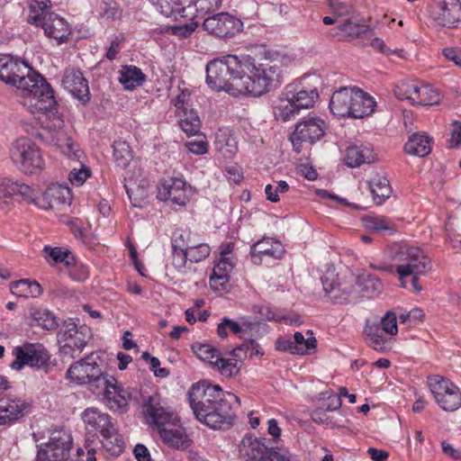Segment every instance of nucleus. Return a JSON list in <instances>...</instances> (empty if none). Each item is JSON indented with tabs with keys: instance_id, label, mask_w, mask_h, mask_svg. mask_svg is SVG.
I'll list each match as a JSON object with an SVG mask.
<instances>
[{
	"instance_id": "1",
	"label": "nucleus",
	"mask_w": 461,
	"mask_h": 461,
	"mask_svg": "<svg viewBox=\"0 0 461 461\" xmlns=\"http://www.w3.org/2000/svg\"><path fill=\"white\" fill-rule=\"evenodd\" d=\"M0 80L16 86L24 93L23 104L32 114L46 116L48 121L43 122L38 137L58 147L68 157L79 158V150L75 149V143L64 129V121L56 114L57 102L50 85L42 76L32 71L24 60L12 55H3L0 57Z\"/></svg>"
},
{
	"instance_id": "2",
	"label": "nucleus",
	"mask_w": 461,
	"mask_h": 461,
	"mask_svg": "<svg viewBox=\"0 0 461 461\" xmlns=\"http://www.w3.org/2000/svg\"><path fill=\"white\" fill-rule=\"evenodd\" d=\"M276 65L258 63L247 56L241 60L227 55L210 61L206 66V83L215 91H225L231 95L260 96L278 81Z\"/></svg>"
},
{
	"instance_id": "3",
	"label": "nucleus",
	"mask_w": 461,
	"mask_h": 461,
	"mask_svg": "<svg viewBox=\"0 0 461 461\" xmlns=\"http://www.w3.org/2000/svg\"><path fill=\"white\" fill-rule=\"evenodd\" d=\"M231 400L240 401L235 394L225 393L220 385L206 381L194 384L188 392L189 404L196 419L214 429L231 425L235 418Z\"/></svg>"
},
{
	"instance_id": "4",
	"label": "nucleus",
	"mask_w": 461,
	"mask_h": 461,
	"mask_svg": "<svg viewBox=\"0 0 461 461\" xmlns=\"http://www.w3.org/2000/svg\"><path fill=\"white\" fill-rule=\"evenodd\" d=\"M392 258L398 262L396 273L403 287L411 275H424L431 268V261L424 251L408 244H396L392 249Z\"/></svg>"
},
{
	"instance_id": "5",
	"label": "nucleus",
	"mask_w": 461,
	"mask_h": 461,
	"mask_svg": "<svg viewBox=\"0 0 461 461\" xmlns=\"http://www.w3.org/2000/svg\"><path fill=\"white\" fill-rule=\"evenodd\" d=\"M82 417L88 427L100 431L104 438L102 444L109 453L120 455L123 451L124 441L110 415L96 408H87Z\"/></svg>"
},
{
	"instance_id": "6",
	"label": "nucleus",
	"mask_w": 461,
	"mask_h": 461,
	"mask_svg": "<svg viewBox=\"0 0 461 461\" xmlns=\"http://www.w3.org/2000/svg\"><path fill=\"white\" fill-rule=\"evenodd\" d=\"M10 158L25 175H35L45 167L40 148L30 139L19 138L10 148Z\"/></svg>"
},
{
	"instance_id": "7",
	"label": "nucleus",
	"mask_w": 461,
	"mask_h": 461,
	"mask_svg": "<svg viewBox=\"0 0 461 461\" xmlns=\"http://www.w3.org/2000/svg\"><path fill=\"white\" fill-rule=\"evenodd\" d=\"M326 123L317 116L305 117L295 125L289 140L296 153H301L304 144L312 145L320 140L325 133Z\"/></svg>"
},
{
	"instance_id": "8",
	"label": "nucleus",
	"mask_w": 461,
	"mask_h": 461,
	"mask_svg": "<svg viewBox=\"0 0 461 461\" xmlns=\"http://www.w3.org/2000/svg\"><path fill=\"white\" fill-rule=\"evenodd\" d=\"M14 355L15 359L10 366L17 371L22 370L27 365L48 373L53 366L50 353L41 344H25L22 347H16L14 349Z\"/></svg>"
},
{
	"instance_id": "9",
	"label": "nucleus",
	"mask_w": 461,
	"mask_h": 461,
	"mask_svg": "<svg viewBox=\"0 0 461 461\" xmlns=\"http://www.w3.org/2000/svg\"><path fill=\"white\" fill-rule=\"evenodd\" d=\"M96 359L97 356L91 353L86 357L77 361L68 369L67 379L77 384H90L99 389V384L106 375L103 374Z\"/></svg>"
},
{
	"instance_id": "10",
	"label": "nucleus",
	"mask_w": 461,
	"mask_h": 461,
	"mask_svg": "<svg viewBox=\"0 0 461 461\" xmlns=\"http://www.w3.org/2000/svg\"><path fill=\"white\" fill-rule=\"evenodd\" d=\"M27 21L31 24L41 26L47 37L58 41L65 38L69 32L67 21L59 14L50 12L46 5L41 7L40 12L36 11L34 6H32Z\"/></svg>"
},
{
	"instance_id": "11",
	"label": "nucleus",
	"mask_w": 461,
	"mask_h": 461,
	"mask_svg": "<svg viewBox=\"0 0 461 461\" xmlns=\"http://www.w3.org/2000/svg\"><path fill=\"white\" fill-rule=\"evenodd\" d=\"M428 385L435 401L446 411H454L461 406L459 388L440 375L428 377Z\"/></svg>"
},
{
	"instance_id": "12",
	"label": "nucleus",
	"mask_w": 461,
	"mask_h": 461,
	"mask_svg": "<svg viewBox=\"0 0 461 461\" xmlns=\"http://www.w3.org/2000/svg\"><path fill=\"white\" fill-rule=\"evenodd\" d=\"M191 187L182 177H170L161 181L158 185L157 197L177 210L186 205L191 197Z\"/></svg>"
},
{
	"instance_id": "13",
	"label": "nucleus",
	"mask_w": 461,
	"mask_h": 461,
	"mask_svg": "<svg viewBox=\"0 0 461 461\" xmlns=\"http://www.w3.org/2000/svg\"><path fill=\"white\" fill-rule=\"evenodd\" d=\"M39 188L12 177H0V203L9 205L14 197H21L24 202L39 204Z\"/></svg>"
},
{
	"instance_id": "14",
	"label": "nucleus",
	"mask_w": 461,
	"mask_h": 461,
	"mask_svg": "<svg viewBox=\"0 0 461 461\" xmlns=\"http://www.w3.org/2000/svg\"><path fill=\"white\" fill-rule=\"evenodd\" d=\"M192 349L202 361L208 362L226 378L236 376L240 372L235 359L221 357L220 352L210 344L194 343Z\"/></svg>"
},
{
	"instance_id": "15",
	"label": "nucleus",
	"mask_w": 461,
	"mask_h": 461,
	"mask_svg": "<svg viewBox=\"0 0 461 461\" xmlns=\"http://www.w3.org/2000/svg\"><path fill=\"white\" fill-rule=\"evenodd\" d=\"M242 26L240 19L228 13L209 16L203 23V27L208 33L219 38L231 37L239 32Z\"/></svg>"
},
{
	"instance_id": "16",
	"label": "nucleus",
	"mask_w": 461,
	"mask_h": 461,
	"mask_svg": "<svg viewBox=\"0 0 461 461\" xmlns=\"http://www.w3.org/2000/svg\"><path fill=\"white\" fill-rule=\"evenodd\" d=\"M71 449L68 435L63 433L52 436L49 442L41 445L37 453V461H67Z\"/></svg>"
},
{
	"instance_id": "17",
	"label": "nucleus",
	"mask_w": 461,
	"mask_h": 461,
	"mask_svg": "<svg viewBox=\"0 0 461 461\" xmlns=\"http://www.w3.org/2000/svg\"><path fill=\"white\" fill-rule=\"evenodd\" d=\"M30 402L15 396L0 397V426H12L30 411Z\"/></svg>"
},
{
	"instance_id": "18",
	"label": "nucleus",
	"mask_w": 461,
	"mask_h": 461,
	"mask_svg": "<svg viewBox=\"0 0 461 461\" xmlns=\"http://www.w3.org/2000/svg\"><path fill=\"white\" fill-rule=\"evenodd\" d=\"M61 84L75 98L84 103L89 101L88 82L78 68H67Z\"/></svg>"
},
{
	"instance_id": "19",
	"label": "nucleus",
	"mask_w": 461,
	"mask_h": 461,
	"mask_svg": "<svg viewBox=\"0 0 461 461\" xmlns=\"http://www.w3.org/2000/svg\"><path fill=\"white\" fill-rule=\"evenodd\" d=\"M144 413L157 429L166 425L172 426L173 421H179L176 413L161 404L158 396H150L144 405Z\"/></svg>"
},
{
	"instance_id": "20",
	"label": "nucleus",
	"mask_w": 461,
	"mask_h": 461,
	"mask_svg": "<svg viewBox=\"0 0 461 461\" xmlns=\"http://www.w3.org/2000/svg\"><path fill=\"white\" fill-rule=\"evenodd\" d=\"M99 389L104 390L106 405L112 411H123L128 405L127 392L118 385L117 380L112 375H106Z\"/></svg>"
},
{
	"instance_id": "21",
	"label": "nucleus",
	"mask_w": 461,
	"mask_h": 461,
	"mask_svg": "<svg viewBox=\"0 0 461 461\" xmlns=\"http://www.w3.org/2000/svg\"><path fill=\"white\" fill-rule=\"evenodd\" d=\"M284 254L282 243L272 238H263L250 248L251 261L255 265H261L264 257L280 259Z\"/></svg>"
},
{
	"instance_id": "22",
	"label": "nucleus",
	"mask_w": 461,
	"mask_h": 461,
	"mask_svg": "<svg viewBox=\"0 0 461 461\" xmlns=\"http://www.w3.org/2000/svg\"><path fill=\"white\" fill-rule=\"evenodd\" d=\"M173 421L172 426L166 425L158 429L162 441L170 447L186 449L191 445V439L187 437L185 429Z\"/></svg>"
},
{
	"instance_id": "23",
	"label": "nucleus",
	"mask_w": 461,
	"mask_h": 461,
	"mask_svg": "<svg viewBox=\"0 0 461 461\" xmlns=\"http://www.w3.org/2000/svg\"><path fill=\"white\" fill-rule=\"evenodd\" d=\"M376 155L370 145L352 144L346 149L344 161L350 167H357L362 164H369L375 160Z\"/></svg>"
},
{
	"instance_id": "24",
	"label": "nucleus",
	"mask_w": 461,
	"mask_h": 461,
	"mask_svg": "<svg viewBox=\"0 0 461 461\" xmlns=\"http://www.w3.org/2000/svg\"><path fill=\"white\" fill-rule=\"evenodd\" d=\"M323 290L330 294V300L334 303H343L347 302L352 293V286L340 287L337 282V275L334 271H327L321 277Z\"/></svg>"
},
{
	"instance_id": "25",
	"label": "nucleus",
	"mask_w": 461,
	"mask_h": 461,
	"mask_svg": "<svg viewBox=\"0 0 461 461\" xmlns=\"http://www.w3.org/2000/svg\"><path fill=\"white\" fill-rule=\"evenodd\" d=\"M353 93L354 89L348 86H342L333 93L330 101V109L335 116H350Z\"/></svg>"
},
{
	"instance_id": "26",
	"label": "nucleus",
	"mask_w": 461,
	"mask_h": 461,
	"mask_svg": "<svg viewBox=\"0 0 461 461\" xmlns=\"http://www.w3.org/2000/svg\"><path fill=\"white\" fill-rule=\"evenodd\" d=\"M271 450L266 445V439H258L252 437H245L240 446V454L246 461H260Z\"/></svg>"
},
{
	"instance_id": "27",
	"label": "nucleus",
	"mask_w": 461,
	"mask_h": 461,
	"mask_svg": "<svg viewBox=\"0 0 461 461\" xmlns=\"http://www.w3.org/2000/svg\"><path fill=\"white\" fill-rule=\"evenodd\" d=\"M352 88L354 89V93L351 104L352 110L350 111L349 117L363 118L370 115L374 112L376 104L374 98L357 87Z\"/></svg>"
},
{
	"instance_id": "28",
	"label": "nucleus",
	"mask_w": 461,
	"mask_h": 461,
	"mask_svg": "<svg viewBox=\"0 0 461 461\" xmlns=\"http://www.w3.org/2000/svg\"><path fill=\"white\" fill-rule=\"evenodd\" d=\"M442 0L438 3L439 12L436 16V21L438 25L443 27L452 28L459 21L461 16V5L457 0Z\"/></svg>"
},
{
	"instance_id": "29",
	"label": "nucleus",
	"mask_w": 461,
	"mask_h": 461,
	"mask_svg": "<svg viewBox=\"0 0 461 461\" xmlns=\"http://www.w3.org/2000/svg\"><path fill=\"white\" fill-rule=\"evenodd\" d=\"M384 333V331L377 323L367 321L364 329L368 346L380 352H385L391 348V339L385 337Z\"/></svg>"
},
{
	"instance_id": "30",
	"label": "nucleus",
	"mask_w": 461,
	"mask_h": 461,
	"mask_svg": "<svg viewBox=\"0 0 461 461\" xmlns=\"http://www.w3.org/2000/svg\"><path fill=\"white\" fill-rule=\"evenodd\" d=\"M337 23V27L333 29V31H335L333 36L336 37L338 41H351L367 31L366 24L351 19H344Z\"/></svg>"
},
{
	"instance_id": "31",
	"label": "nucleus",
	"mask_w": 461,
	"mask_h": 461,
	"mask_svg": "<svg viewBox=\"0 0 461 461\" xmlns=\"http://www.w3.org/2000/svg\"><path fill=\"white\" fill-rule=\"evenodd\" d=\"M233 266L234 263L230 258L221 257L210 277V285L212 289L221 290L225 288V285L229 282V274Z\"/></svg>"
},
{
	"instance_id": "32",
	"label": "nucleus",
	"mask_w": 461,
	"mask_h": 461,
	"mask_svg": "<svg viewBox=\"0 0 461 461\" xmlns=\"http://www.w3.org/2000/svg\"><path fill=\"white\" fill-rule=\"evenodd\" d=\"M39 194H41V193ZM71 194L68 187L59 185H53L48 187L47 190L42 194L43 200L48 201L47 204L41 203L40 195H38L39 204L36 205L44 208H53L58 204L68 203Z\"/></svg>"
},
{
	"instance_id": "33",
	"label": "nucleus",
	"mask_w": 461,
	"mask_h": 461,
	"mask_svg": "<svg viewBox=\"0 0 461 461\" xmlns=\"http://www.w3.org/2000/svg\"><path fill=\"white\" fill-rule=\"evenodd\" d=\"M432 139L425 133H413L404 145L406 153L418 157H425L431 151Z\"/></svg>"
},
{
	"instance_id": "34",
	"label": "nucleus",
	"mask_w": 461,
	"mask_h": 461,
	"mask_svg": "<svg viewBox=\"0 0 461 461\" xmlns=\"http://www.w3.org/2000/svg\"><path fill=\"white\" fill-rule=\"evenodd\" d=\"M215 147L226 158H231L238 151L235 135L229 129H221L216 133Z\"/></svg>"
},
{
	"instance_id": "35",
	"label": "nucleus",
	"mask_w": 461,
	"mask_h": 461,
	"mask_svg": "<svg viewBox=\"0 0 461 461\" xmlns=\"http://www.w3.org/2000/svg\"><path fill=\"white\" fill-rule=\"evenodd\" d=\"M145 80V74L136 66H122L120 70L119 82L127 90H132L141 86Z\"/></svg>"
},
{
	"instance_id": "36",
	"label": "nucleus",
	"mask_w": 461,
	"mask_h": 461,
	"mask_svg": "<svg viewBox=\"0 0 461 461\" xmlns=\"http://www.w3.org/2000/svg\"><path fill=\"white\" fill-rule=\"evenodd\" d=\"M12 294L19 297H39L42 294L41 285L37 281L21 279L10 284Z\"/></svg>"
},
{
	"instance_id": "37",
	"label": "nucleus",
	"mask_w": 461,
	"mask_h": 461,
	"mask_svg": "<svg viewBox=\"0 0 461 461\" xmlns=\"http://www.w3.org/2000/svg\"><path fill=\"white\" fill-rule=\"evenodd\" d=\"M179 126L188 136L196 135L201 129V120L197 112L193 109H185L184 112H178Z\"/></svg>"
},
{
	"instance_id": "38",
	"label": "nucleus",
	"mask_w": 461,
	"mask_h": 461,
	"mask_svg": "<svg viewBox=\"0 0 461 461\" xmlns=\"http://www.w3.org/2000/svg\"><path fill=\"white\" fill-rule=\"evenodd\" d=\"M369 187L375 202L381 204L392 194V187L385 176L375 175L369 182Z\"/></svg>"
},
{
	"instance_id": "39",
	"label": "nucleus",
	"mask_w": 461,
	"mask_h": 461,
	"mask_svg": "<svg viewBox=\"0 0 461 461\" xmlns=\"http://www.w3.org/2000/svg\"><path fill=\"white\" fill-rule=\"evenodd\" d=\"M413 104L418 105H434L438 104L441 99L439 91L429 85L420 82Z\"/></svg>"
},
{
	"instance_id": "40",
	"label": "nucleus",
	"mask_w": 461,
	"mask_h": 461,
	"mask_svg": "<svg viewBox=\"0 0 461 461\" xmlns=\"http://www.w3.org/2000/svg\"><path fill=\"white\" fill-rule=\"evenodd\" d=\"M362 221L366 230L375 232L387 231L389 233L394 231V223L385 216L367 215L363 217Z\"/></svg>"
},
{
	"instance_id": "41",
	"label": "nucleus",
	"mask_w": 461,
	"mask_h": 461,
	"mask_svg": "<svg viewBox=\"0 0 461 461\" xmlns=\"http://www.w3.org/2000/svg\"><path fill=\"white\" fill-rule=\"evenodd\" d=\"M357 284L365 296L375 297L383 290V284L379 278L370 274H362L357 277Z\"/></svg>"
},
{
	"instance_id": "42",
	"label": "nucleus",
	"mask_w": 461,
	"mask_h": 461,
	"mask_svg": "<svg viewBox=\"0 0 461 461\" xmlns=\"http://www.w3.org/2000/svg\"><path fill=\"white\" fill-rule=\"evenodd\" d=\"M235 361H237V366L240 362L244 358L249 357L250 358L254 356L262 355L263 353L259 350V346L255 340L244 341L240 346L234 348L230 353Z\"/></svg>"
},
{
	"instance_id": "43",
	"label": "nucleus",
	"mask_w": 461,
	"mask_h": 461,
	"mask_svg": "<svg viewBox=\"0 0 461 461\" xmlns=\"http://www.w3.org/2000/svg\"><path fill=\"white\" fill-rule=\"evenodd\" d=\"M297 106L294 105L293 101L287 96L281 99L275 107L274 114L277 121L288 122L294 119L295 114L299 113Z\"/></svg>"
},
{
	"instance_id": "44",
	"label": "nucleus",
	"mask_w": 461,
	"mask_h": 461,
	"mask_svg": "<svg viewBox=\"0 0 461 461\" xmlns=\"http://www.w3.org/2000/svg\"><path fill=\"white\" fill-rule=\"evenodd\" d=\"M113 155L118 167H126L132 158L129 144L125 140H117L113 144Z\"/></svg>"
},
{
	"instance_id": "45",
	"label": "nucleus",
	"mask_w": 461,
	"mask_h": 461,
	"mask_svg": "<svg viewBox=\"0 0 461 461\" xmlns=\"http://www.w3.org/2000/svg\"><path fill=\"white\" fill-rule=\"evenodd\" d=\"M308 338H304L303 333L297 331L294 334V344L296 347L298 355L310 354L317 347V340L312 330H307Z\"/></svg>"
},
{
	"instance_id": "46",
	"label": "nucleus",
	"mask_w": 461,
	"mask_h": 461,
	"mask_svg": "<svg viewBox=\"0 0 461 461\" xmlns=\"http://www.w3.org/2000/svg\"><path fill=\"white\" fill-rule=\"evenodd\" d=\"M86 346V340L83 334L66 339L60 348L61 353L72 358H76Z\"/></svg>"
},
{
	"instance_id": "47",
	"label": "nucleus",
	"mask_w": 461,
	"mask_h": 461,
	"mask_svg": "<svg viewBox=\"0 0 461 461\" xmlns=\"http://www.w3.org/2000/svg\"><path fill=\"white\" fill-rule=\"evenodd\" d=\"M165 16H171L185 11L184 0H149Z\"/></svg>"
},
{
	"instance_id": "48",
	"label": "nucleus",
	"mask_w": 461,
	"mask_h": 461,
	"mask_svg": "<svg viewBox=\"0 0 461 461\" xmlns=\"http://www.w3.org/2000/svg\"><path fill=\"white\" fill-rule=\"evenodd\" d=\"M31 314L36 324L45 330H51L58 327L56 317L47 309H34Z\"/></svg>"
},
{
	"instance_id": "49",
	"label": "nucleus",
	"mask_w": 461,
	"mask_h": 461,
	"mask_svg": "<svg viewBox=\"0 0 461 461\" xmlns=\"http://www.w3.org/2000/svg\"><path fill=\"white\" fill-rule=\"evenodd\" d=\"M318 97L319 95L316 89H312L310 91L300 90L289 96L293 101L294 105L297 106L299 110L312 107Z\"/></svg>"
},
{
	"instance_id": "50",
	"label": "nucleus",
	"mask_w": 461,
	"mask_h": 461,
	"mask_svg": "<svg viewBox=\"0 0 461 461\" xmlns=\"http://www.w3.org/2000/svg\"><path fill=\"white\" fill-rule=\"evenodd\" d=\"M420 82L414 80H404L394 87V95L401 100H411L413 103Z\"/></svg>"
},
{
	"instance_id": "51",
	"label": "nucleus",
	"mask_w": 461,
	"mask_h": 461,
	"mask_svg": "<svg viewBox=\"0 0 461 461\" xmlns=\"http://www.w3.org/2000/svg\"><path fill=\"white\" fill-rule=\"evenodd\" d=\"M70 252L68 250H63L61 248L50 246H45L42 249V255L49 264L53 265L57 263L64 262L66 265H69L70 262L68 260Z\"/></svg>"
},
{
	"instance_id": "52",
	"label": "nucleus",
	"mask_w": 461,
	"mask_h": 461,
	"mask_svg": "<svg viewBox=\"0 0 461 461\" xmlns=\"http://www.w3.org/2000/svg\"><path fill=\"white\" fill-rule=\"evenodd\" d=\"M211 249L205 243L192 244L187 249L189 255V261L192 263H198L205 259L210 255Z\"/></svg>"
},
{
	"instance_id": "53",
	"label": "nucleus",
	"mask_w": 461,
	"mask_h": 461,
	"mask_svg": "<svg viewBox=\"0 0 461 461\" xmlns=\"http://www.w3.org/2000/svg\"><path fill=\"white\" fill-rule=\"evenodd\" d=\"M191 233L187 230H176L172 239V249L187 250L194 244L190 240Z\"/></svg>"
},
{
	"instance_id": "54",
	"label": "nucleus",
	"mask_w": 461,
	"mask_h": 461,
	"mask_svg": "<svg viewBox=\"0 0 461 461\" xmlns=\"http://www.w3.org/2000/svg\"><path fill=\"white\" fill-rule=\"evenodd\" d=\"M378 324L387 335L394 336L398 332L397 317L393 312H387Z\"/></svg>"
},
{
	"instance_id": "55",
	"label": "nucleus",
	"mask_w": 461,
	"mask_h": 461,
	"mask_svg": "<svg viewBox=\"0 0 461 461\" xmlns=\"http://www.w3.org/2000/svg\"><path fill=\"white\" fill-rule=\"evenodd\" d=\"M141 357L149 362L150 370L154 372V375L158 377H167L169 375V371L167 368H160V360L149 355L148 352H143Z\"/></svg>"
},
{
	"instance_id": "56",
	"label": "nucleus",
	"mask_w": 461,
	"mask_h": 461,
	"mask_svg": "<svg viewBox=\"0 0 461 461\" xmlns=\"http://www.w3.org/2000/svg\"><path fill=\"white\" fill-rule=\"evenodd\" d=\"M172 264L175 268L180 273H185V265L187 260H189L187 250L172 249Z\"/></svg>"
},
{
	"instance_id": "57",
	"label": "nucleus",
	"mask_w": 461,
	"mask_h": 461,
	"mask_svg": "<svg viewBox=\"0 0 461 461\" xmlns=\"http://www.w3.org/2000/svg\"><path fill=\"white\" fill-rule=\"evenodd\" d=\"M198 27V23L191 22L183 25H175L171 27L172 34L179 39L188 38Z\"/></svg>"
},
{
	"instance_id": "58",
	"label": "nucleus",
	"mask_w": 461,
	"mask_h": 461,
	"mask_svg": "<svg viewBox=\"0 0 461 461\" xmlns=\"http://www.w3.org/2000/svg\"><path fill=\"white\" fill-rule=\"evenodd\" d=\"M193 2L197 12L207 14L218 9L222 0H193Z\"/></svg>"
},
{
	"instance_id": "59",
	"label": "nucleus",
	"mask_w": 461,
	"mask_h": 461,
	"mask_svg": "<svg viewBox=\"0 0 461 461\" xmlns=\"http://www.w3.org/2000/svg\"><path fill=\"white\" fill-rule=\"evenodd\" d=\"M260 461H297V459L286 450L277 451L271 447V450Z\"/></svg>"
},
{
	"instance_id": "60",
	"label": "nucleus",
	"mask_w": 461,
	"mask_h": 461,
	"mask_svg": "<svg viewBox=\"0 0 461 461\" xmlns=\"http://www.w3.org/2000/svg\"><path fill=\"white\" fill-rule=\"evenodd\" d=\"M124 41L125 37L123 34L114 36L105 54V57L109 60H113L116 59L118 53L121 51L122 44L124 42Z\"/></svg>"
},
{
	"instance_id": "61",
	"label": "nucleus",
	"mask_w": 461,
	"mask_h": 461,
	"mask_svg": "<svg viewBox=\"0 0 461 461\" xmlns=\"http://www.w3.org/2000/svg\"><path fill=\"white\" fill-rule=\"evenodd\" d=\"M101 10L104 16L107 19H116L122 14L118 5L113 1L102 2Z\"/></svg>"
},
{
	"instance_id": "62",
	"label": "nucleus",
	"mask_w": 461,
	"mask_h": 461,
	"mask_svg": "<svg viewBox=\"0 0 461 461\" xmlns=\"http://www.w3.org/2000/svg\"><path fill=\"white\" fill-rule=\"evenodd\" d=\"M90 176V170L87 167H82L79 170L73 169L69 174V180L75 185H82Z\"/></svg>"
},
{
	"instance_id": "63",
	"label": "nucleus",
	"mask_w": 461,
	"mask_h": 461,
	"mask_svg": "<svg viewBox=\"0 0 461 461\" xmlns=\"http://www.w3.org/2000/svg\"><path fill=\"white\" fill-rule=\"evenodd\" d=\"M185 146L190 152L196 155H203L208 151V143L203 140L186 141Z\"/></svg>"
},
{
	"instance_id": "64",
	"label": "nucleus",
	"mask_w": 461,
	"mask_h": 461,
	"mask_svg": "<svg viewBox=\"0 0 461 461\" xmlns=\"http://www.w3.org/2000/svg\"><path fill=\"white\" fill-rule=\"evenodd\" d=\"M276 349L292 354H297L296 347L294 344V339L291 337H280L276 342Z\"/></svg>"
}]
</instances>
